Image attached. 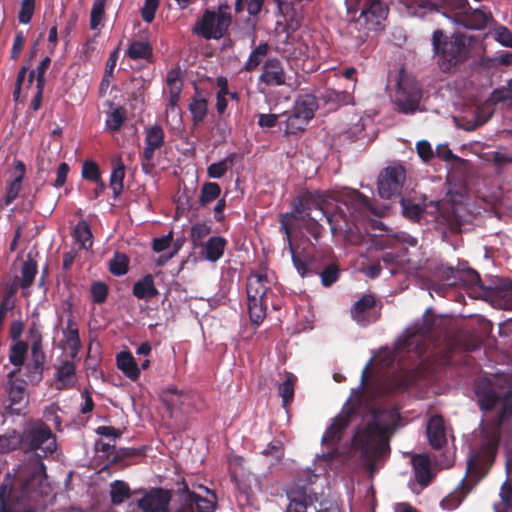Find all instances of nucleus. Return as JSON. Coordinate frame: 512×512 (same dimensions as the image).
Wrapping results in <instances>:
<instances>
[{
  "label": "nucleus",
  "instance_id": "e433bc0d",
  "mask_svg": "<svg viewBox=\"0 0 512 512\" xmlns=\"http://www.w3.org/2000/svg\"><path fill=\"white\" fill-rule=\"evenodd\" d=\"M126 55L132 60H153V48L146 41H133L126 51Z\"/></svg>",
  "mask_w": 512,
  "mask_h": 512
},
{
  "label": "nucleus",
  "instance_id": "13d9d810",
  "mask_svg": "<svg viewBox=\"0 0 512 512\" xmlns=\"http://www.w3.org/2000/svg\"><path fill=\"white\" fill-rule=\"evenodd\" d=\"M105 16V3L94 0L90 12V28L96 30L102 25Z\"/></svg>",
  "mask_w": 512,
  "mask_h": 512
},
{
  "label": "nucleus",
  "instance_id": "4be33fe9",
  "mask_svg": "<svg viewBox=\"0 0 512 512\" xmlns=\"http://www.w3.org/2000/svg\"><path fill=\"white\" fill-rule=\"evenodd\" d=\"M180 500L184 507L191 512H214L216 508V495L211 493V498H204L189 490L187 483L182 481V488L178 489Z\"/></svg>",
  "mask_w": 512,
  "mask_h": 512
},
{
  "label": "nucleus",
  "instance_id": "338daca9",
  "mask_svg": "<svg viewBox=\"0 0 512 512\" xmlns=\"http://www.w3.org/2000/svg\"><path fill=\"white\" fill-rule=\"evenodd\" d=\"M322 98L326 103H334L336 106H340L347 103L349 94L345 91L326 90Z\"/></svg>",
  "mask_w": 512,
  "mask_h": 512
},
{
  "label": "nucleus",
  "instance_id": "bb28decb",
  "mask_svg": "<svg viewBox=\"0 0 512 512\" xmlns=\"http://www.w3.org/2000/svg\"><path fill=\"white\" fill-rule=\"evenodd\" d=\"M55 380V388L59 391L74 388L77 382L76 365L68 360L61 362L56 367Z\"/></svg>",
  "mask_w": 512,
  "mask_h": 512
},
{
  "label": "nucleus",
  "instance_id": "37998d69",
  "mask_svg": "<svg viewBox=\"0 0 512 512\" xmlns=\"http://www.w3.org/2000/svg\"><path fill=\"white\" fill-rule=\"evenodd\" d=\"M17 290L18 286L15 283H12L2 292L0 301V320H4L8 316V312L13 310Z\"/></svg>",
  "mask_w": 512,
  "mask_h": 512
},
{
  "label": "nucleus",
  "instance_id": "7ed1b4c3",
  "mask_svg": "<svg viewBox=\"0 0 512 512\" xmlns=\"http://www.w3.org/2000/svg\"><path fill=\"white\" fill-rule=\"evenodd\" d=\"M297 219L311 217V211L318 209L326 217L332 234L352 231L358 216L374 213L371 200L357 190L336 200L329 192L306 191L292 202Z\"/></svg>",
  "mask_w": 512,
  "mask_h": 512
},
{
  "label": "nucleus",
  "instance_id": "6e6d98bb",
  "mask_svg": "<svg viewBox=\"0 0 512 512\" xmlns=\"http://www.w3.org/2000/svg\"><path fill=\"white\" fill-rule=\"evenodd\" d=\"M264 0H235L236 13H242L245 9L251 17H257L262 10Z\"/></svg>",
  "mask_w": 512,
  "mask_h": 512
},
{
  "label": "nucleus",
  "instance_id": "c756f323",
  "mask_svg": "<svg viewBox=\"0 0 512 512\" xmlns=\"http://www.w3.org/2000/svg\"><path fill=\"white\" fill-rule=\"evenodd\" d=\"M117 368L131 381H136L140 377V368L129 351H121L116 356Z\"/></svg>",
  "mask_w": 512,
  "mask_h": 512
},
{
  "label": "nucleus",
  "instance_id": "5701e85b",
  "mask_svg": "<svg viewBox=\"0 0 512 512\" xmlns=\"http://www.w3.org/2000/svg\"><path fill=\"white\" fill-rule=\"evenodd\" d=\"M461 282L468 294L473 298L484 299L489 285H485L479 273L466 266V263L459 264L458 283Z\"/></svg>",
  "mask_w": 512,
  "mask_h": 512
},
{
  "label": "nucleus",
  "instance_id": "09e8293b",
  "mask_svg": "<svg viewBox=\"0 0 512 512\" xmlns=\"http://www.w3.org/2000/svg\"><path fill=\"white\" fill-rule=\"evenodd\" d=\"M23 451L22 433L13 431L10 434L0 436V454L9 453L13 450Z\"/></svg>",
  "mask_w": 512,
  "mask_h": 512
},
{
  "label": "nucleus",
  "instance_id": "58836bf2",
  "mask_svg": "<svg viewBox=\"0 0 512 512\" xmlns=\"http://www.w3.org/2000/svg\"><path fill=\"white\" fill-rule=\"evenodd\" d=\"M192 115V121L195 125L202 123L207 115L208 102L199 93H196L188 106Z\"/></svg>",
  "mask_w": 512,
  "mask_h": 512
},
{
  "label": "nucleus",
  "instance_id": "9d476101",
  "mask_svg": "<svg viewBox=\"0 0 512 512\" xmlns=\"http://www.w3.org/2000/svg\"><path fill=\"white\" fill-rule=\"evenodd\" d=\"M270 290L267 275L252 272L247 278V308L249 320H263L266 316L265 297Z\"/></svg>",
  "mask_w": 512,
  "mask_h": 512
},
{
  "label": "nucleus",
  "instance_id": "052dcab7",
  "mask_svg": "<svg viewBox=\"0 0 512 512\" xmlns=\"http://www.w3.org/2000/svg\"><path fill=\"white\" fill-rule=\"evenodd\" d=\"M499 496L502 501L499 512H512V486L508 481L502 484Z\"/></svg>",
  "mask_w": 512,
  "mask_h": 512
},
{
  "label": "nucleus",
  "instance_id": "f03ea898",
  "mask_svg": "<svg viewBox=\"0 0 512 512\" xmlns=\"http://www.w3.org/2000/svg\"><path fill=\"white\" fill-rule=\"evenodd\" d=\"M436 322H423L419 329L408 328L395 343L394 358L407 354L410 358H420L430 349L443 348L448 354L472 352L478 349L484 336L492 329V322H479L481 331L458 329L441 331L435 327Z\"/></svg>",
  "mask_w": 512,
  "mask_h": 512
},
{
  "label": "nucleus",
  "instance_id": "a211bd4d",
  "mask_svg": "<svg viewBox=\"0 0 512 512\" xmlns=\"http://www.w3.org/2000/svg\"><path fill=\"white\" fill-rule=\"evenodd\" d=\"M145 133V147L142 153L141 165L142 169L148 173L153 168L151 161L155 151L160 149L165 143V133L158 124L147 128Z\"/></svg>",
  "mask_w": 512,
  "mask_h": 512
},
{
  "label": "nucleus",
  "instance_id": "603ef678",
  "mask_svg": "<svg viewBox=\"0 0 512 512\" xmlns=\"http://www.w3.org/2000/svg\"><path fill=\"white\" fill-rule=\"evenodd\" d=\"M340 268L337 263L329 261L319 274L321 284L324 287H331L340 278Z\"/></svg>",
  "mask_w": 512,
  "mask_h": 512
},
{
  "label": "nucleus",
  "instance_id": "a878e982",
  "mask_svg": "<svg viewBox=\"0 0 512 512\" xmlns=\"http://www.w3.org/2000/svg\"><path fill=\"white\" fill-rule=\"evenodd\" d=\"M382 304L372 294H365L358 299L351 308V316L358 318L363 315L370 317H380Z\"/></svg>",
  "mask_w": 512,
  "mask_h": 512
},
{
  "label": "nucleus",
  "instance_id": "0eeeda50",
  "mask_svg": "<svg viewBox=\"0 0 512 512\" xmlns=\"http://www.w3.org/2000/svg\"><path fill=\"white\" fill-rule=\"evenodd\" d=\"M385 433L386 429L373 420L363 428H358L353 436L352 445L360 452V457L370 472L374 471L377 456H380L386 448Z\"/></svg>",
  "mask_w": 512,
  "mask_h": 512
},
{
  "label": "nucleus",
  "instance_id": "f704fd0d",
  "mask_svg": "<svg viewBox=\"0 0 512 512\" xmlns=\"http://www.w3.org/2000/svg\"><path fill=\"white\" fill-rule=\"evenodd\" d=\"M37 268V262L28 255L21 267V278H16L14 283L23 289L30 287L37 274Z\"/></svg>",
  "mask_w": 512,
  "mask_h": 512
},
{
  "label": "nucleus",
  "instance_id": "1a4fd4ad",
  "mask_svg": "<svg viewBox=\"0 0 512 512\" xmlns=\"http://www.w3.org/2000/svg\"><path fill=\"white\" fill-rule=\"evenodd\" d=\"M231 24L230 5L223 1L218 5L217 11L204 10L201 18L192 27V33L205 40H219L228 35Z\"/></svg>",
  "mask_w": 512,
  "mask_h": 512
},
{
  "label": "nucleus",
  "instance_id": "cd10ccee",
  "mask_svg": "<svg viewBox=\"0 0 512 512\" xmlns=\"http://www.w3.org/2000/svg\"><path fill=\"white\" fill-rule=\"evenodd\" d=\"M436 273L446 284L433 285V291L441 296H445L452 286L458 284L459 266L454 268L449 265H441L437 268Z\"/></svg>",
  "mask_w": 512,
  "mask_h": 512
},
{
  "label": "nucleus",
  "instance_id": "69168bd1",
  "mask_svg": "<svg viewBox=\"0 0 512 512\" xmlns=\"http://www.w3.org/2000/svg\"><path fill=\"white\" fill-rule=\"evenodd\" d=\"M211 233V227L206 223H196L191 228V239L194 245H201L202 240Z\"/></svg>",
  "mask_w": 512,
  "mask_h": 512
},
{
  "label": "nucleus",
  "instance_id": "473e14b6",
  "mask_svg": "<svg viewBox=\"0 0 512 512\" xmlns=\"http://www.w3.org/2000/svg\"><path fill=\"white\" fill-rule=\"evenodd\" d=\"M144 456L143 449L133 447H121L116 449L115 454L109 460L106 467H113L116 465L127 466L132 459Z\"/></svg>",
  "mask_w": 512,
  "mask_h": 512
},
{
  "label": "nucleus",
  "instance_id": "a18cd8bd",
  "mask_svg": "<svg viewBox=\"0 0 512 512\" xmlns=\"http://www.w3.org/2000/svg\"><path fill=\"white\" fill-rule=\"evenodd\" d=\"M127 118V111L123 106L114 108L111 112L107 113L106 128L111 132L120 130Z\"/></svg>",
  "mask_w": 512,
  "mask_h": 512
},
{
  "label": "nucleus",
  "instance_id": "4c0bfd02",
  "mask_svg": "<svg viewBox=\"0 0 512 512\" xmlns=\"http://www.w3.org/2000/svg\"><path fill=\"white\" fill-rule=\"evenodd\" d=\"M281 12V14L284 15V17L287 18V20L290 22V26L293 29L298 28L301 25V22L303 20V12L302 10L297 11L293 7L292 1L289 0H273Z\"/></svg>",
  "mask_w": 512,
  "mask_h": 512
},
{
  "label": "nucleus",
  "instance_id": "4468645a",
  "mask_svg": "<svg viewBox=\"0 0 512 512\" xmlns=\"http://www.w3.org/2000/svg\"><path fill=\"white\" fill-rule=\"evenodd\" d=\"M357 410V406L349 401L346 402L340 413L333 418L332 423L323 434L322 443L330 447L336 446L341 441L343 432L357 414Z\"/></svg>",
  "mask_w": 512,
  "mask_h": 512
},
{
  "label": "nucleus",
  "instance_id": "3c124183",
  "mask_svg": "<svg viewBox=\"0 0 512 512\" xmlns=\"http://www.w3.org/2000/svg\"><path fill=\"white\" fill-rule=\"evenodd\" d=\"M221 193V187L216 182H205L200 190L199 203L206 206L216 200Z\"/></svg>",
  "mask_w": 512,
  "mask_h": 512
},
{
  "label": "nucleus",
  "instance_id": "ea45409f",
  "mask_svg": "<svg viewBox=\"0 0 512 512\" xmlns=\"http://www.w3.org/2000/svg\"><path fill=\"white\" fill-rule=\"evenodd\" d=\"M269 44L267 42H261L256 46L250 53L247 61L244 64L243 71L252 72L259 67L263 62V59L269 52Z\"/></svg>",
  "mask_w": 512,
  "mask_h": 512
},
{
  "label": "nucleus",
  "instance_id": "f8f14e48",
  "mask_svg": "<svg viewBox=\"0 0 512 512\" xmlns=\"http://www.w3.org/2000/svg\"><path fill=\"white\" fill-rule=\"evenodd\" d=\"M512 416V389L502 398V407L497 415L494 424L487 427L481 435L479 446L475 449L479 452L493 451L495 461L501 439V426L503 422Z\"/></svg>",
  "mask_w": 512,
  "mask_h": 512
},
{
  "label": "nucleus",
  "instance_id": "c03bdc74",
  "mask_svg": "<svg viewBox=\"0 0 512 512\" xmlns=\"http://www.w3.org/2000/svg\"><path fill=\"white\" fill-rule=\"evenodd\" d=\"M130 495V487L126 482L115 480L110 484V498L113 505L122 504Z\"/></svg>",
  "mask_w": 512,
  "mask_h": 512
},
{
  "label": "nucleus",
  "instance_id": "c9c22d12",
  "mask_svg": "<svg viewBox=\"0 0 512 512\" xmlns=\"http://www.w3.org/2000/svg\"><path fill=\"white\" fill-rule=\"evenodd\" d=\"M227 240L221 236H213L205 244V258L210 262L218 261L224 254Z\"/></svg>",
  "mask_w": 512,
  "mask_h": 512
},
{
  "label": "nucleus",
  "instance_id": "774afa93",
  "mask_svg": "<svg viewBox=\"0 0 512 512\" xmlns=\"http://www.w3.org/2000/svg\"><path fill=\"white\" fill-rule=\"evenodd\" d=\"M35 10V0H23L21 2L18 20L22 24L30 23Z\"/></svg>",
  "mask_w": 512,
  "mask_h": 512
},
{
  "label": "nucleus",
  "instance_id": "6ab92c4d",
  "mask_svg": "<svg viewBox=\"0 0 512 512\" xmlns=\"http://www.w3.org/2000/svg\"><path fill=\"white\" fill-rule=\"evenodd\" d=\"M259 84L267 87H279L287 84V73L283 62L277 57L267 58L262 66L261 74L258 78Z\"/></svg>",
  "mask_w": 512,
  "mask_h": 512
},
{
  "label": "nucleus",
  "instance_id": "bf43d9fd",
  "mask_svg": "<svg viewBox=\"0 0 512 512\" xmlns=\"http://www.w3.org/2000/svg\"><path fill=\"white\" fill-rule=\"evenodd\" d=\"M66 339H67V344L72 351V356H75L81 347V342H80V338H79L78 328L76 327V322H68Z\"/></svg>",
  "mask_w": 512,
  "mask_h": 512
},
{
  "label": "nucleus",
  "instance_id": "393cba45",
  "mask_svg": "<svg viewBox=\"0 0 512 512\" xmlns=\"http://www.w3.org/2000/svg\"><path fill=\"white\" fill-rule=\"evenodd\" d=\"M427 437L433 449L439 450L447 444L445 420L441 415H433L427 423Z\"/></svg>",
  "mask_w": 512,
  "mask_h": 512
},
{
  "label": "nucleus",
  "instance_id": "e2e57ef3",
  "mask_svg": "<svg viewBox=\"0 0 512 512\" xmlns=\"http://www.w3.org/2000/svg\"><path fill=\"white\" fill-rule=\"evenodd\" d=\"M27 352V344L17 342L11 347L9 359L14 366H21L24 363L25 354Z\"/></svg>",
  "mask_w": 512,
  "mask_h": 512
},
{
  "label": "nucleus",
  "instance_id": "4d7b16f0",
  "mask_svg": "<svg viewBox=\"0 0 512 512\" xmlns=\"http://www.w3.org/2000/svg\"><path fill=\"white\" fill-rule=\"evenodd\" d=\"M308 122L309 121L307 119H302L301 116L292 111L291 115L287 118L286 121L285 134L295 135L304 131Z\"/></svg>",
  "mask_w": 512,
  "mask_h": 512
},
{
  "label": "nucleus",
  "instance_id": "7c9ffc66",
  "mask_svg": "<svg viewBox=\"0 0 512 512\" xmlns=\"http://www.w3.org/2000/svg\"><path fill=\"white\" fill-rule=\"evenodd\" d=\"M317 109L318 100L316 96L304 94L297 98L292 111L301 116L302 119L310 121L314 117V113Z\"/></svg>",
  "mask_w": 512,
  "mask_h": 512
},
{
  "label": "nucleus",
  "instance_id": "b1692460",
  "mask_svg": "<svg viewBox=\"0 0 512 512\" xmlns=\"http://www.w3.org/2000/svg\"><path fill=\"white\" fill-rule=\"evenodd\" d=\"M474 393L480 410L484 412L493 410L500 400L492 381L488 378L475 380Z\"/></svg>",
  "mask_w": 512,
  "mask_h": 512
},
{
  "label": "nucleus",
  "instance_id": "39448f33",
  "mask_svg": "<svg viewBox=\"0 0 512 512\" xmlns=\"http://www.w3.org/2000/svg\"><path fill=\"white\" fill-rule=\"evenodd\" d=\"M490 451L479 452L475 449L470 451L465 477L457 488L440 502L443 510L452 511L458 508L467 495L486 477L495 462L493 460L494 450Z\"/></svg>",
  "mask_w": 512,
  "mask_h": 512
},
{
  "label": "nucleus",
  "instance_id": "864d4df0",
  "mask_svg": "<svg viewBox=\"0 0 512 512\" xmlns=\"http://www.w3.org/2000/svg\"><path fill=\"white\" fill-rule=\"evenodd\" d=\"M400 204L402 208V214L404 217L417 222L421 219L424 209L421 205L414 203L413 201L401 197Z\"/></svg>",
  "mask_w": 512,
  "mask_h": 512
},
{
  "label": "nucleus",
  "instance_id": "ddd939ff",
  "mask_svg": "<svg viewBox=\"0 0 512 512\" xmlns=\"http://www.w3.org/2000/svg\"><path fill=\"white\" fill-rule=\"evenodd\" d=\"M405 179L406 170L402 165L397 164L384 168L377 180L379 196L383 199L401 196Z\"/></svg>",
  "mask_w": 512,
  "mask_h": 512
},
{
  "label": "nucleus",
  "instance_id": "f257e3e1",
  "mask_svg": "<svg viewBox=\"0 0 512 512\" xmlns=\"http://www.w3.org/2000/svg\"><path fill=\"white\" fill-rule=\"evenodd\" d=\"M23 452L27 462L4 475L0 484V512H39L37 498L43 493L46 466L42 459L57 449L56 436L41 420L22 432Z\"/></svg>",
  "mask_w": 512,
  "mask_h": 512
},
{
  "label": "nucleus",
  "instance_id": "2f4dec72",
  "mask_svg": "<svg viewBox=\"0 0 512 512\" xmlns=\"http://www.w3.org/2000/svg\"><path fill=\"white\" fill-rule=\"evenodd\" d=\"M412 462L417 483L421 486H428L432 480L429 458L425 455H416Z\"/></svg>",
  "mask_w": 512,
  "mask_h": 512
},
{
  "label": "nucleus",
  "instance_id": "a19ab883",
  "mask_svg": "<svg viewBox=\"0 0 512 512\" xmlns=\"http://www.w3.org/2000/svg\"><path fill=\"white\" fill-rule=\"evenodd\" d=\"M237 159L236 153H230L219 162L212 163L207 167V175L209 178H222L229 168H231Z\"/></svg>",
  "mask_w": 512,
  "mask_h": 512
},
{
  "label": "nucleus",
  "instance_id": "79ce46f5",
  "mask_svg": "<svg viewBox=\"0 0 512 512\" xmlns=\"http://www.w3.org/2000/svg\"><path fill=\"white\" fill-rule=\"evenodd\" d=\"M44 363L34 362L31 360L25 367L22 373L23 379L20 381L24 384H38L43 378Z\"/></svg>",
  "mask_w": 512,
  "mask_h": 512
},
{
  "label": "nucleus",
  "instance_id": "72a5a7b5",
  "mask_svg": "<svg viewBox=\"0 0 512 512\" xmlns=\"http://www.w3.org/2000/svg\"><path fill=\"white\" fill-rule=\"evenodd\" d=\"M158 294L151 274L145 275L133 285V295L138 299L150 300Z\"/></svg>",
  "mask_w": 512,
  "mask_h": 512
},
{
  "label": "nucleus",
  "instance_id": "423d86ee",
  "mask_svg": "<svg viewBox=\"0 0 512 512\" xmlns=\"http://www.w3.org/2000/svg\"><path fill=\"white\" fill-rule=\"evenodd\" d=\"M429 3L432 9L467 29L482 30L493 21L488 7L472 8L468 0H429Z\"/></svg>",
  "mask_w": 512,
  "mask_h": 512
},
{
  "label": "nucleus",
  "instance_id": "412c9836",
  "mask_svg": "<svg viewBox=\"0 0 512 512\" xmlns=\"http://www.w3.org/2000/svg\"><path fill=\"white\" fill-rule=\"evenodd\" d=\"M195 394L191 391L179 390L176 386H169L161 391L160 399L167 409L172 413L174 410H181L188 413L192 407Z\"/></svg>",
  "mask_w": 512,
  "mask_h": 512
},
{
  "label": "nucleus",
  "instance_id": "5fc2aeb1",
  "mask_svg": "<svg viewBox=\"0 0 512 512\" xmlns=\"http://www.w3.org/2000/svg\"><path fill=\"white\" fill-rule=\"evenodd\" d=\"M129 258L126 254L116 252L109 261V271L115 276H122L127 273Z\"/></svg>",
  "mask_w": 512,
  "mask_h": 512
},
{
  "label": "nucleus",
  "instance_id": "de8ad7c7",
  "mask_svg": "<svg viewBox=\"0 0 512 512\" xmlns=\"http://www.w3.org/2000/svg\"><path fill=\"white\" fill-rule=\"evenodd\" d=\"M124 177H125V167L124 164L119 161L112 169L110 176V187L113 190L114 198H118L123 191L124 188Z\"/></svg>",
  "mask_w": 512,
  "mask_h": 512
},
{
  "label": "nucleus",
  "instance_id": "680f3d73",
  "mask_svg": "<svg viewBox=\"0 0 512 512\" xmlns=\"http://www.w3.org/2000/svg\"><path fill=\"white\" fill-rule=\"evenodd\" d=\"M82 177L92 182L101 180V173L98 164L93 160L85 161L82 166Z\"/></svg>",
  "mask_w": 512,
  "mask_h": 512
},
{
  "label": "nucleus",
  "instance_id": "c85d7f7f",
  "mask_svg": "<svg viewBox=\"0 0 512 512\" xmlns=\"http://www.w3.org/2000/svg\"><path fill=\"white\" fill-rule=\"evenodd\" d=\"M14 170L15 178L8 183L6 194L0 200L1 207L9 206L18 197L21 190V184L26 172L25 164L22 161H17Z\"/></svg>",
  "mask_w": 512,
  "mask_h": 512
},
{
  "label": "nucleus",
  "instance_id": "f3484780",
  "mask_svg": "<svg viewBox=\"0 0 512 512\" xmlns=\"http://www.w3.org/2000/svg\"><path fill=\"white\" fill-rule=\"evenodd\" d=\"M15 371L7 375L6 392L8 394L9 404L5 407L7 413L19 415L27 403V393L24 383L19 379H14Z\"/></svg>",
  "mask_w": 512,
  "mask_h": 512
},
{
  "label": "nucleus",
  "instance_id": "6e6552de",
  "mask_svg": "<svg viewBox=\"0 0 512 512\" xmlns=\"http://www.w3.org/2000/svg\"><path fill=\"white\" fill-rule=\"evenodd\" d=\"M432 44L443 72L454 70L458 64L465 61L468 54L467 38L461 33H455L448 38L442 30H436L433 33Z\"/></svg>",
  "mask_w": 512,
  "mask_h": 512
},
{
  "label": "nucleus",
  "instance_id": "0e129e2a",
  "mask_svg": "<svg viewBox=\"0 0 512 512\" xmlns=\"http://www.w3.org/2000/svg\"><path fill=\"white\" fill-rule=\"evenodd\" d=\"M261 453L264 456H271L276 462H280L284 457V445L281 440H274Z\"/></svg>",
  "mask_w": 512,
  "mask_h": 512
},
{
  "label": "nucleus",
  "instance_id": "20e7f679",
  "mask_svg": "<svg viewBox=\"0 0 512 512\" xmlns=\"http://www.w3.org/2000/svg\"><path fill=\"white\" fill-rule=\"evenodd\" d=\"M347 11L359 12L348 27L353 46L359 48L367 41L371 31L384 29L389 8L382 0H347Z\"/></svg>",
  "mask_w": 512,
  "mask_h": 512
},
{
  "label": "nucleus",
  "instance_id": "2eb2a0df",
  "mask_svg": "<svg viewBox=\"0 0 512 512\" xmlns=\"http://www.w3.org/2000/svg\"><path fill=\"white\" fill-rule=\"evenodd\" d=\"M172 494L163 488H153L139 501L138 506L143 512H191L181 502L177 508H169Z\"/></svg>",
  "mask_w": 512,
  "mask_h": 512
},
{
  "label": "nucleus",
  "instance_id": "49530a36",
  "mask_svg": "<svg viewBox=\"0 0 512 512\" xmlns=\"http://www.w3.org/2000/svg\"><path fill=\"white\" fill-rule=\"evenodd\" d=\"M92 237L90 226L86 221L81 220L75 225L74 238L83 249L87 250L92 247Z\"/></svg>",
  "mask_w": 512,
  "mask_h": 512
},
{
  "label": "nucleus",
  "instance_id": "dca6fc26",
  "mask_svg": "<svg viewBox=\"0 0 512 512\" xmlns=\"http://www.w3.org/2000/svg\"><path fill=\"white\" fill-rule=\"evenodd\" d=\"M291 257L295 269L302 278L319 275L330 261L322 253H314L311 256L302 258L296 252L294 245H291Z\"/></svg>",
  "mask_w": 512,
  "mask_h": 512
},
{
  "label": "nucleus",
  "instance_id": "aec40b11",
  "mask_svg": "<svg viewBox=\"0 0 512 512\" xmlns=\"http://www.w3.org/2000/svg\"><path fill=\"white\" fill-rule=\"evenodd\" d=\"M484 300L500 309H512V282L506 279L494 280L489 285Z\"/></svg>",
  "mask_w": 512,
  "mask_h": 512
},
{
  "label": "nucleus",
  "instance_id": "8fccbe9b",
  "mask_svg": "<svg viewBox=\"0 0 512 512\" xmlns=\"http://www.w3.org/2000/svg\"><path fill=\"white\" fill-rule=\"evenodd\" d=\"M296 381L297 378L294 374L287 373L286 380L279 385V395L284 407L293 401Z\"/></svg>",
  "mask_w": 512,
  "mask_h": 512
},
{
  "label": "nucleus",
  "instance_id": "9b49d317",
  "mask_svg": "<svg viewBox=\"0 0 512 512\" xmlns=\"http://www.w3.org/2000/svg\"><path fill=\"white\" fill-rule=\"evenodd\" d=\"M421 98L422 90L419 83L407 75L400 74L392 95V102L397 111L402 114H414L419 108Z\"/></svg>",
  "mask_w": 512,
  "mask_h": 512
}]
</instances>
